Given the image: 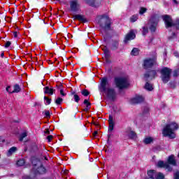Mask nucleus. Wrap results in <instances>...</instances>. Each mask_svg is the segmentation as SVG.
<instances>
[{
  "mask_svg": "<svg viewBox=\"0 0 179 179\" xmlns=\"http://www.w3.org/2000/svg\"><path fill=\"white\" fill-rule=\"evenodd\" d=\"M24 163L26 162H24V159H20L17 162V166L22 167V166H24Z\"/></svg>",
  "mask_w": 179,
  "mask_h": 179,
  "instance_id": "7c9ffc66",
  "label": "nucleus"
},
{
  "mask_svg": "<svg viewBox=\"0 0 179 179\" xmlns=\"http://www.w3.org/2000/svg\"><path fill=\"white\" fill-rule=\"evenodd\" d=\"M85 3L90 6H96V0H85Z\"/></svg>",
  "mask_w": 179,
  "mask_h": 179,
  "instance_id": "cd10ccee",
  "label": "nucleus"
},
{
  "mask_svg": "<svg viewBox=\"0 0 179 179\" xmlns=\"http://www.w3.org/2000/svg\"><path fill=\"white\" fill-rule=\"evenodd\" d=\"M137 20H138V15H134L131 16L130 18V21L132 23H135V22H136Z\"/></svg>",
  "mask_w": 179,
  "mask_h": 179,
  "instance_id": "72a5a7b5",
  "label": "nucleus"
},
{
  "mask_svg": "<svg viewBox=\"0 0 179 179\" xmlns=\"http://www.w3.org/2000/svg\"><path fill=\"white\" fill-rule=\"evenodd\" d=\"M157 23H159V17H157V15L152 16L149 20L147 26H149L150 30L152 33L156 31V27L157 26Z\"/></svg>",
  "mask_w": 179,
  "mask_h": 179,
  "instance_id": "0eeeda50",
  "label": "nucleus"
},
{
  "mask_svg": "<svg viewBox=\"0 0 179 179\" xmlns=\"http://www.w3.org/2000/svg\"><path fill=\"white\" fill-rule=\"evenodd\" d=\"M43 33H45V34H47V33H48V29H47V28H45L43 29Z\"/></svg>",
  "mask_w": 179,
  "mask_h": 179,
  "instance_id": "09e8293b",
  "label": "nucleus"
},
{
  "mask_svg": "<svg viewBox=\"0 0 179 179\" xmlns=\"http://www.w3.org/2000/svg\"><path fill=\"white\" fill-rule=\"evenodd\" d=\"M9 89H10V87H7L6 88V92H9Z\"/></svg>",
  "mask_w": 179,
  "mask_h": 179,
  "instance_id": "13d9d810",
  "label": "nucleus"
},
{
  "mask_svg": "<svg viewBox=\"0 0 179 179\" xmlns=\"http://www.w3.org/2000/svg\"><path fill=\"white\" fill-rule=\"evenodd\" d=\"M128 136H129V139H136V138H137L136 133H135V131H130L128 133Z\"/></svg>",
  "mask_w": 179,
  "mask_h": 179,
  "instance_id": "a878e982",
  "label": "nucleus"
},
{
  "mask_svg": "<svg viewBox=\"0 0 179 179\" xmlns=\"http://www.w3.org/2000/svg\"><path fill=\"white\" fill-rule=\"evenodd\" d=\"M5 55V54L3 53V52H2L1 54V57H2V58H3V56Z\"/></svg>",
  "mask_w": 179,
  "mask_h": 179,
  "instance_id": "bf43d9fd",
  "label": "nucleus"
},
{
  "mask_svg": "<svg viewBox=\"0 0 179 179\" xmlns=\"http://www.w3.org/2000/svg\"><path fill=\"white\" fill-rule=\"evenodd\" d=\"M44 100L46 101L47 104H51V99H48V97L44 96Z\"/></svg>",
  "mask_w": 179,
  "mask_h": 179,
  "instance_id": "79ce46f5",
  "label": "nucleus"
},
{
  "mask_svg": "<svg viewBox=\"0 0 179 179\" xmlns=\"http://www.w3.org/2000/svg\"><path fill=\"white\" fill-rule=\"evenodd\" d=\"M64 99H62V98L59 97L55 100V103L57 104V106H59V104H61V103H62Z\"/></svg>",
  "mask_w": 179,
  "mask_h": 179,
  "instance_id": "e433bc0d",
  "label": "nucleus"
},
{
  "mask_svg": "<svg viewBox=\"0 0 179 179\" xmlns=\"http://www.w3.org/2000/svg\"><path fill=\"white\" fill-rule=\"evenodd\" d=\"M13 34H14V37L16 38V37H17V31H14Z\"/></svg>",
  "mask_w": 179,
  "mask_h": 179,
  "instance_id": "3c124183",
  "label": "nucleus"
},
{
  "mask_svg": "<svg viewBox=\"0 0 179 179\" xmlns=\"http://www.w3.org/2000/svg\"><path fill=\"white\" fill-rule=\"evenodd\" d=\"M145 98L142 96H136L134 98L130 100L131 104H139L143 103Z\"/></svg>",
  "mask_w": 179,
  "mask_h": 179,
  "instance_id": "ddd939ff",
  "label": "nucleus"
},
{
  "mask_svg": "<svg viewBox=\"0 0 179 179\" xmlns=\"http://www.w3.org/2000/svg\"><path fill=\"white\" fill-rule=\"evenodd\" d=\"M115 83L116 87H118L120 90H122V89H127V87H128V85H129L127 78L120 77L115 78Z\"/></svg>",
  "mask_w": 179,
  "mask_h": 179,
  "instance_id": "423d86ee",
  "label": "nucleus"
},
{
  "mask_svg": "<svg viewBox=\"0 0 179 179\" xmlns=\"http://www.w3.org/2000/svg\"><path fill=\"white\" fill-rule=\"evenodd\" d=\"M143 36H145L149 33V29L148 28V25L143 27Z\"/></svg>",
  "mask_w": 179,
  "mask_h": 179,
  "instance_id": "c85d7f7f",
  "label": "nucleus"
},
{
  "mask_svg": "<svg viewBox=\"0 0 179 179\" xmlns=\"http://www.w3.org/2000/svg\"><path fill=\"white\" fill-rule=\"evenodd\" d=\"M44 115H45V117H47L48 118H50V111H48V110H45V111H44Z\"/></svg>",
  "mask_w": 179,
  "mask_h": 179,
  "instance_id": "37998d69",
  "label": "nucleus"
},
{
  "mask_svg": "<svg viewBox=\"0 0 179 179\" xmlns=\"http://www.w3.org/2000/svg\"><path fill=\"white\" fill-rule=\"evenodd\" d=\"M98 132L97 131H95L93 134L94 136L96 137V135H97Z\"/></svg>",
  "mask_w": 179,
  "mask_h": 179,
  "instance_id": "5fc2aeb1",
  "label": "nucleus"
},
{
  "mask_svg": "<svg viewBox=\"0 0 179 179\" xmlns=\"http://www.w3.org/2000/svg\"><path fill=\"white\" fill-rule=\"evenodd\" d=\"M47 173V169L43 166V164L41 165H39L36 169H34L31 171V173L34 174V176H38V174H45Z\"/></svg>",
  "mask_w": 179,
  "mask_h": 179,
  "instance_id": "6e6552de",
  "label": "nucleus"
},
{
  "mask_svg": "<svg viewBox=\"0 0 179 179\" xmlns=\"http://www.w3.org/2000/svg\"><path fill=\"white\" fill-rule=\"evenodd\" d=\"M146 10H148L146 8L141 7L139 11L140 15H143V13H145Z\"/></svg>",
  "mask_w": 179,
  "mask_h": 179,
  "instance_id": "4c0bfd02",
  "label": "nucleus"
},
{
  "mask_svg": "<svg viewBox=\"0 0 179 179\" xmlns=\"http://www.w3.org/2000/svg\"><path fill=\"white\" fill-rule=\"evenodd\" d=\"M110 138H111V134L108 135V141L107 142H110Z\"/></svg>",
  "mask_w": 179,
  "mask_h": 179,
  "instance_id": "603ef678",
  "label": "nucleus"
},
{
  "mask_svg": "<svg viewBox=\"0 0 179 179\" xmlns=\"http://www.w3.org/2000/svg\"><path fill=\"white\" fill-rule=\"evenodd\" d=\"M135 37H136V36L135 35V33H134V31H131L126 35L124 41V43H128L129 41L134 40Z\"/></svg>",
  "mask_w": 179,
  "mask_h": 179,
  "instance_id": "dca6fc26",
  "label": "nucleus"
},
{
  "mask_svg": "<svg viewBox=\"0 0 179 179\" xmlns=\"http://www.w3.org/2000/svg\"><path fill=\"white\" fill-rule=\"evenodd\" d=\"M103 51L105 54V58H110V50L107 49V47L103 49Z\"/></svg>",
  "mask_w": 179,
  "mask_h": 179,
  "instance_id": "c756f323",
  "label": "nucleus"
},
{
  "mask_svg": "<svg viewBox=\"0 0 179 179\" xmlns=\"http://www.w3.org/2000/svg\"><path fill=\"white\" fill-rule=\"evenodd\" d=\"M17 150V148L16 147L10 148L7 152V156L8 157L12 156V155H13V153H15Z\"/></svg>",
  "mask_w": 179,
  "mask_h": 179,
  "instance_id": "b1692460",
  "label": "nucleus"
},
{
  "mask_svg": "<svg viewBox=\"0 0 179 179\" xmlns=\"http://www.w3.org/2000/svg\"><path fill=\"white\" fill-rule=\"evenodd\" d=\"M54 138L52 135H49L47 136L48 142H51L52 139Z\"/></svg>",
  "mask_w": 179,
  "mask_h": 179,
  "instance_id": "c03bdc74",
  "label": "nucleus"
},
{
  "mask_svg": "<svg viewBox=\"0 0 179 179\" xmlns=\"http://www.w3.org/2000/svg\"><path fill=\"white\" fill-rule=\"evenodd\" d=\"M173 54H174L175 57H178V52H175Z\"/></svg>",
  "mask_w": 179,
  "mask_h": 179,
  "instance_id": "6e6d98bb",
  "label": "nucleus"
},
{
  "mask_svg": "<svg viewBox=\"0 0 179 179\" xmlns=\"http://www.w3.org/2000/svg\"><path fill=\"white\" fill-rule=\"evenodd\" d=\"M81 94H83V96H85V97H87V96L90 94V92H89L87 90H83V91H81Z\"/></svg>",
  "mask_w": 179,
  "mask_h": 179,
  "instance_id": "c9c22d12",
  "label": "nucleus"
},
{
  "mask_svg": "<svg viewBox=\"0 0 179 179\" xmlns=\"http://www.w3.org/2000/svg\"><path fill=\"white\" fill-rule=\"evenodd\" d=\"M31 163L34 166V168L32 169V170H35V169H37L38 166H40L43 164L41 163V162L39 159H33Z\"/></svg>",
  "mask_w": 179,
  "mask_h": 179,
  "instance_id": "6ab92c4d",
  "label": "nucleus"
},
{
  "mask_svg": "<svg viewBox=\"0 0 179 179\" xmlns=\"http://www.w3.org/2000/svg\"><path fill=\"white\" fill-rule=\"evenodd\" d=\"M173 76H174V78H177V76H178V71L175 70L173 71Z\"/></svg>",
  "mask_w": 179,
  "mask_h": 179,
  "instance_id": "49530a36",
  "label": "nucleus"
},
{
  "mask_svg": "<svg viewBox=\"0 0 179 179\" xmlns=\"http://www.w3.org/2000/svg\"><path fill=\"white\" fill-rule=\"evenodd\" d=\"M169 85L171 89H176V81H171Z\"/></svg>",
  "mask_w": 179,
  "mask_h": 179,
  "instance_id": "58836bf2",
  "label": "nucleus"
},
{
  "mask_svg": "<svg viewBox=\"0 0 179 179\" xmlns=\"http://www.w3.org/2000/svg\"><path fill=\"white\" fill-rule=\"evenodd\" d=\"M173 179H179V171H176L174 174H173Z\"/></svg>",
  "mask_w": 179,
  "mask_h": 179,
  "instance_id": "ea45409f",
  "label": "nucleus"
},
{
  "mask_svg": "<svg viewBox=\"0 0 179 179\" xmlns=\"http://www.w3.org/2000/svg\"><path fill=\"white\" fill-rule=\"evenodd\" d=\"M153 142V138L152 137H146L144 140H143V143L145 145H149L150 143H152Z\"/></svg>",
  "mask_w": 179,
  "mask_h": 179,
  "instance_id": "bb28decb",
  "label": "nucleus"
},
{
  "mask_svg": "<svg viewBox=\"0 0 179 179\" xmlns=\"http://www.w3.org/2000/svg\"><path fill=\"white\" fill-rule=\"evenodd\" d=\"M73 19H74V20H79V22H82V23H87V19H86V17L83 15H73Z\"/></svg>",
  "mask_w": 179,
  "mask_h": 179,
  "instance_id": "4468645a",
  "label": "nucleus"
},
{
  "mask_svg": "<svg viewBox=\"0 0 179 179\" xmlns=\"http://www.w3.org/2000/svg\"><path fill=\"white\" fill-rule=\"evenodd\" d=\"M155 179H164V175L159 172L156 175Z\"/></svg>",
  "mask_w": 179,
  "mask_h": 179,
  "instance_id": "f704fd0d",
  "label": "nucleus"
},
{
  "mask_svg": "<svg viewBox=\"0 0 179 179\" xmlns=\"http://www.w3.org/2000/svg\"><path fill=\"white\" fill-rule=\"evenodd\" d=\"M168 164H171V166H177V162L176 161V158L174 155H170L168 158Z\"/></svg>",
  "mask_w": 179,
  "mask_h": 179,
  "instance_id": "f3484780",
  "label": "nucleus"
},
{
  "mask_svg": "<svg viewBox=\"0 0 179 179\" xmlns=\"http://www.w3.org/2000/svg\"><path fill=\"white\" fill-rule=\"evenodd\" d=\"M145 90H148V92H152L153 90V85L150 83L149 82H147L144 86Z\"/></svg>",
  "mask_w": 179,
  "mask_h": 179,
  "instance_id": "393cba45",
  "label": "nucleus"
},
{
  "mask_svg": "<svg viewBox=\"0 0 179 179\" xmlns=\"http://www.w3.org/2000/svg\"><path fill=\"white\" fill-rule=\"evenodd\" d=\"M157 75V71H156V70H152V71L146 72L144 74V79H145V82H148V80H149V79H150V80H152V79H155L156 78Z\"/></svg>",
  "mask_w": 179,
  "mask_h": 179,
  "instance_id": "1a4fd4ad",
  "label": "nucleus"
},
{
  "mask_svg": "<svg viewBox=\"0 0 179 179\" xmlns=\"http://www.w3.org/2000/svg\"><path fill=\"white\" fill-rule=\"evenodd\" d=\"M164 54H165V55H167V52H165V53H164Z\"/></svg>",
  "mask_w": 179,
  "mask_h": 179,
  "instance_id": "052dcab7",
  "label": "nucleus"
},
{
  "mask_svg": "<svg viewBox=\"0 0 179 179\" xmlns=\"http://www.w3.org/2000/svg\"><path fill=\"white\" fill-rule=\"evenodd\" d=\"M45 91H44V94H50V96H52V94H54V89L52 88H50L48 87H44Z\"/></svg>",
  "mask_w": 179,
  "mask_h": 179,
  "instance_id": "4be33fe9",
  "label": "nucleus"
},
{
  "mask_svg": "<svg viewBox=\"0 0 179 179\" xmlns=\"http://www.w3.org/2000/svg\"><path fill=\"white\" fill-rule=\"evenodd\" d=\"M157 167L164 168L166 170H167V171H173V168L170 166L169 163L167 162L164 163V162L163 161L158 162Z\"/></svg>",
  "mask_w": 179,
  "mask_h": 179,
  "instance_id": "f8f14e48",
  "label": "nucleus"
},
{
  "mask_svg": "<svg viewBox=\"0 0 179 179\" xmlns=\"http://www.w3.org/2000/svg\"><path fill=\"white\" fill-rule=\"evenodd\" d=\"M154 65H156V58H150L144 60L143 66L145 69H149V68H152Z\"/></svg>",
  "mask_w": 179,
  "mask_h": 179,
  "instance_id": "9d476101",
  "label": "nucleus"
},
{
  "mask_svg": "<svg viewBox=\"0 0 179 179\" xmlns=\"http://www.w3.org/2000/svg\"><path fill=\"white\" fill-rule=\"evenodd\" d=\"M177 129H178V124L176 122H172L169 124H166L164 128L163 134L164 136H169L171 139H173V138H176L174 131H177Z\"/></svg>",
  "mask_w": 179,
  "mask_h": 179,
  "instance_id": "f03ea898",
  "label": "nucleus"
},
{
  "mask_svg": "<svg viewBox=\"0 0 179 179\" xmlns=\"http://www.w3.org/2000/svg\"><path fill=\"white\" fill-rule=\"evenodd\" d=\"M172 1L173 3H175V5H178V1H177V0H172Z\"/></svg>",
  "mask_w": 179,
  "mask_h": 179,
  "instance_id": "8fccbe9b",
  "label": "nucleus"
},
{
  "mask_svg": "<svg viewBox=\"0 0 179 179\" xmlns=\"http://www.w3.org/2000/svg\"><path fill=\"white\" fill-rule=\"evenodd\" d=\"M13 87L14 90L12 92H9V93H19L22 91V88L18 84H15Z\"/></svg>",
  "mask_w": 179,
  "mask_h": 179,
  "instance_id": "5701e85b",
  "label": "nucleus"
},
{
  "mask_svg": "<svg viewBox=\"0 0 179 179\" xmlns=\"http://www.w3.org/2000/svg\"><path fill=\"white\" fill-rule=\"evenodd\" d=\"M80 5L78 0H73L70 1V10L71 12H78L79 10Z\"/></svg>",
  "mask_w": 179,
  "mask_h": 179,
  "instance_id": "9b49d317",
  "label": "nucleus"
},
{
  "mask_svg": "<svg viewBox=\"0 0 179 179\" xmlns=\"http://www.w3.org/2000/svg\"><path fill=\"white\" fill-rule=\"evenodd\" d=\"M26 136H27V132H23L22 134H20L19 141L20 142L23 141V139H24Z\"/></svg>",
  "mask_w": 179,
  "mask_h": 179,
  "instance_id": "473e14b6",
  "label": "nucleus"
},
{
  "mask_svg": "<svg viewBox=\"0 0 179 179\" xmlns=\"http://www.w3.org/2000/svg\"><path fill=\"white\" fill-rule=\"evenodd\" d=\"M57 1H58V2H59L61 0H57Z\"/></svg>",
  "mask_w": 179,
  "mask_h": 179,
  "instance_id": "680f3d73",
  "label": "nucleus"
},
{
  "mask_svg": "<svg viewBox=\"0 0 179 179\" xmlns=\"http://www.w3.org/2000/svg\"><path fill=\"white\" fill-rule=\"evenodd\" d=\"M119 46H120V41L112 40L110 43V50H112V51H117V50H118Z\"/></svg>",
  "mask_w": 179,
  "mask_h": 179,
  "instance_id": "2eb2a0df",
  "label": "nucleus"
},
{
  "mask_svg": "<svg viewBox=\"0 0 179 179\" xmlns=\"http://www.w3.org/2000/svg\"><path fill=\"white\" fill-rule=\"evenodd\" d=\"M159 72L161 73V80L163 82V83H169L171 79V72H173V70L168 67H164L160 70Z\"/></svg>",
  "mask_w": 179,
  "mask_h": 179,
  "instance_id": "20e7f679",
  "label": "nucleus"
},
{
  "mask_svg": "<svg viewBox=\"0 0 179 179\" xmlns=\"http://www.w3.org/2000/svg\"><path fill=\"white\" fill-rule=\"evenodd\" d=\"M0 159H1V155H0Z\"/></svg>",
  "mask_w": 179,
  "mask_h": 179,
  "instance_id": "e2e57ef3",
  "label": "nucleus"
},
{
  "mask_svg": "<svg viewBox=\"0 0 179 179\" xmlns=\"http://www.w3.org/2000/svg\"><path fill=\"white\" fill-rule=\"evenodd\" d=\"M45 134H48V135H50V130L47 129L46 131L45 132Z\"/></svg>",
  "mask_w": 179,
  "mask_h": 179,
  "instance_id": "4d7b16f0",
  "label": "nucleus"
},
{
  "mask_svg": "<svg viewBox=\"0 0 179 179\" xmlns=\"http://www.w3.org/2000/svg\"><path fill=\"white\" fill-rule=\"evenodd\" d=\"M98 24L103 30H111V18L107 15H101Z\"/></svg>",
  "mask_w": 179,
  "mask_h": 179,
  "instance_id": "7ed1b4c3",
  "label": "nucleus"
},
{
  "mask_svg": "<svg viewBox=\"0 0 179 179\" xmlns=\"http://www.w3.org/2000/svg\"><path fill=\"white\" fill-rule=\"evenodd\" d=\"M132 55H139V50H138V48H133V50H131V53Z\"/></svg>",
  "mask_w": 179,
  "mask_h": 179,
  "instance_id": "2f4dec72",
  "label": "nucleus"
},
{
  "mask_svg": "<svg viewBox=\"0 0 179 179\" xmlns=\"http://www.w3.org/2000/svg\"><path fill=\"white\" fill-rule=\"evenodd\" d=\"M10 44H11L10 41H7L5 45V48H8V47H10Z\"/></svg>",
  "mask_w": 179,
  "mask_h": 179,
  "instance_id": "a18cd8bd",
  "label": "nucleus"
},
{
  "mask_svg": "<svg viewBox=\"0 0 179 179\" xmlns=\"http://www.w3.org/2000/svg\"><path fill=\"white\" fill-rule=\"evenodd\" d=\"M71 95L73 96L74 101H76V103H79V101H80V97L76 94V92L71 91Z\"/></svg>",
  "mask_w": 179,
  "mask_h": 179,
  "instance_id": "aec40b11",
  "label": "nucleus"
},
{
  "mask_svg": "<svg viewBox=\"0 0 179 179\" xmlns=\"http://www.w3.org/2000/svg\"><path fill=\"white\" fill-rule=\"evenodd\" d=\"M148 178L155 179L156 178V171L150 170L147 173Z\"/></svg>",
  "mask_w": 179,
  "mask_h": 179,
  "instance_id": "412c9836",
  "label": "nucleus"
},
{
  "mask_svg": "<svg viewBox=\"0 0 179 179\" xmlns=\"http://www.w3.org/2000/svg\"><path fill=\"white\" fill-rule=\"evenodd\" d=\"M60 94L62 96H66V94L64 92V90L60 89Z\"/></svg>",
  "mask_w": 179,
  "mask_h": 179,
  "instance_id": "de8ad7c7",
  "label": "nucleus"
},
{
  "mask_svg": "<svg viewBox=\"0 0 179 179\" xmlns=\"http://www.w3.org/2000/svg\"><path fill=\"white\" fill-rule=\"evenodd\" d=\"M109 127L108 132H112L114 130V120H113V116L109 115Z\"/></svg>",
  "mask_w": 179,
  "mask_h": 179,
  "instance_id": "a211bd4d",
  "label": "nucleus"
},
{
  "mask_svg": "<svg viewBox=\"0 0 179 179\" xmlns=\"http://www.w3.org/2000/svg\"><path fill=\"white\" fill-rule=\"evenodd\" d=\"M84 111H89V106H86V108L84 109Z\"/></svg>",
  "mask_w": 179,
  "mask_h": 179,
  "instance_id": "864d4df0",
  "label": "nucleus"
},
{
  "mask_svg": "<svg viewBox=\"0 0 179 179\" xmlns=\"http://www.w3.org/2000/svg\"><path fill=\"white\" fill-rule=\"evenodd\" d=\"M99 90V92L105 93L108 100H111L112 101L115 100L117 93L115 92V90L108 87V80L107 77H104L101 79Z\"/></svg>",
  "mask_w": 179,
  "mask_h": 179,
  "instance_id": "f257e3e1",
  "label": "nucleus"
},
{
  "mask_svg": "<svg viewBox=\"0 0 179 179\" xmlns=\"http://www.w3.org/2000/svg\"><path fill=\"white\" fill-rule=\"evenodd\" d=\"M83 103L84 104H86L87 107L92 106V103H90V102H89V100L87 99H85Z\"/></svg>",
  "mask_w": 179,
  "mask_h": 179,
  "instance_id": "a19ab883",
  "label": "nucleus"
},
{
  "mask_svg": "<svg viewBox=\"0 0 179 179\" xmlns=\"http://www.w3.org/2000/svg\"><path fill=\"white\" fill-rule=\"evenodd\" d=\"M162 19L165 23V26L166 29L169 27H176V30H179V19L176 20L174 23H173V19L169 15H165L162 16Z\"/></svg>",
  "mask_w": 179,
  "mask_h": 179,
  "instance_id": "39448f33",
  "label": "nucleus"
}]
</instances>
